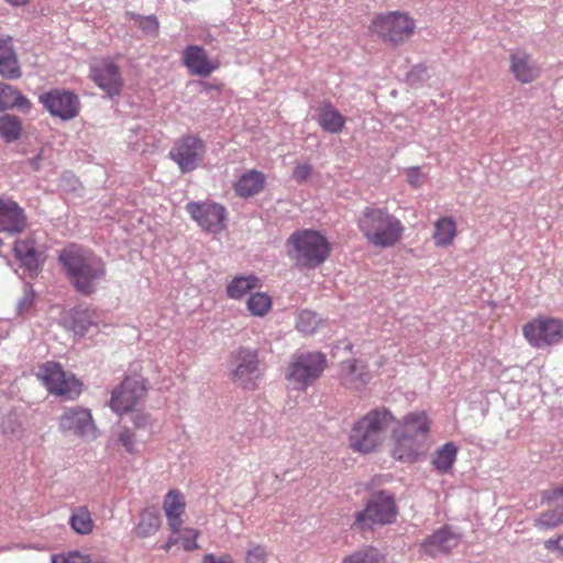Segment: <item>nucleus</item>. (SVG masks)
Instances as JSON below:
<instances>
[{
  "instance_id": "2",
  "label": "nucleus",
  "mask_w": 563,
  "mask_h": 563,
  "mask_svg": "<svg viewBox=\"0 0 563 563\" xmlns=\"http://www.w3.org/2000/svg\"><path fill=\"white\" fill-rule=\"evenodd\" d=\"M429 420L424 412H411L404 417L394 429L395 445L393 456L401 462L411 463L428 450Z\"/></svg>"
},
{
  "instance_id": "3",
  "label": "nucleus",
  "mask_w": 563,
  "mask_h": 563,
  "mask_svg": "<svg viewBox=\"0 0 563 563\" xmlns=\"http://www.w3.org/2000/svg\"><path fill=\"white\" fill-rule=\"evenodd\" d=\"M357 225L368 243L382 249L398 243L405 231L398 218L384 208L372 206L362 211Z\"/></svg>"
},
{
  "instance_id": "19",
  "label": "nucleus",
  "mask_w": 563,
  "mask_h": 563,
  "mask_svg": "<svg viewBox=\"0 0 563 563\" xmlns=\"http://www.w3.org/2000/svg\"><path fill=\"white\" fill-rule=\"evenodd\" d=\"M59 426L64 431L76 435H88L93 430L91 413L84 408L66 409L60 417Z\"/></svg>"
},
{
  "instance_id": "9",
  "label": "nucleus",
  "mask_w": 563,
  "mask_h": 563,
  "mask_svg": "<svg viewBox=\"0 0 563 563\" xmlns=\"http://www.w3.org/2000/svg\"><path fill=\"white\" fill-rule=\"evenodd\" d=\"M232 360L234 364L232 382L243 389H255L262 376L258 351L241 346L232 353Z\"/></svg>"
},
{
  "instance_id": "39",
  "label": "nucleus",
  "mask_w": 563,
  "mask_h": 563,
  "mask_svg": "<svg viewBox=\"0 0 563 563\" xmlns=\"http://www.w3.org/2000/svg\"><path fill=\"white\" fill-rule=\"evenodd\" d=\"M321 319L310 310H303L298 314L296 327L305 334H313L320 324Z\"/></svg>"
},
{
  "instance_id": "43",
  "label": "nucleus",
  "mask_w": 563,
  "mask_h": 563,
  "mask_svg": "<svg viewBox=\"0 0 563 563\" xmlns=\"http://www.w3.org/2000/svg\"><path fill=\"white\" fill-rule=\"evenodd\" d=\"M119 441L130 454L137 452L135 434L126 427L119 433Z\"/></svg>"
},
{
  "instance_id": "25",
  "label": "nucleus",
  "mask_w": 563,
  "mask_h": 563,
  "mask_svg": "<svg viewBox=\"0 0 563 563\" xmlns=\"http://www.w3.org/2000/svg\"><path fill=\"white\" fill-rule=\"evenodd\" d=\"M341 373L344 385L355 389L366 385L371 378L365 364L357 360L343 362Z\"/></svg>"
},
{
  "instance_id": "54",
  "label": "nucleus",
  "mask_w": 563,
  "mask_h": 563,
  "mask_svg": "<svg viewBox=\"0 0 563 563\" xmlns=\"http://www.w3.org/2000/svg\"><path fill=\"white\" fill-rule=\"evenodd\" d=\"M203 563H232V560L228 556L217 558L213 554H206L203 556Z\"/></svg>"
},
{
  "instance_id": "23",
  "label": "nucleus",
  "mask_w": 563,
  "mask_h": 563,
  "mask_svg": "<svg viewBox=\"0 0 563 563\" xmlns=\"http://www.w3.org/2000/svg\"><path fill=\"white\" fill-rule=\"evenodd\" d=\"M510 69L516 79L519 81L527 84L531 82L538 77V67L531 56L527 53L521 51L512 53L510 56Z\"/></svg>"
},
{
  "instance_id": "1",
  "label": "nucleus",
  "mask_w": 563,
  "mask_h": 563,
  "mask_svg": "<svg viewBox=\"0 0 563 563\" xmlns=\"http://www.w3.org/2000/svg\"><path fill=\"white\" fill-rule=\"evenodd\" d=\"M58 258L68 282L82 296L95 294L106 277V264L91 251L71 246L63 250Z\"/></svg>"
},
{
  "instance_id": "5",
  "label": "nucleus",
  "mask_w": 563,
  "mask_h": 563,
  "mask_svg": "<svg viewBox=\"0 0 563 563\" xmlns=\"http://www.w3.org/2000/svg\"><path fill=\"white\" fill-rule=\"evenodd\" d=\"M388 410H372L355 423L350 435V445L354 451L368 453L383 441L391 421Z\"/></svg>"
},
{
  "instance_id": "53",
  "label": "nucleus",
  "mask_w": 563,
  "mask_h": 563,
  "mask_svg": "<svg viewBox=\"0 0 563 563\" xmlns=\"http://www.w3.org/2000/svg\"><path fill=\"white\" fill-rule=\"evenodd\" d=\"M43 161V148L33 157L27 159L29 165L34 172H38L42 167Z\"/></svg>"
},
{
  "instance_id": "34",
  "label": "nucleus",
  "mask_w": 563,
  "mask_h": 563,
  "mask_svg": "<svg viewBox=\"0 0 563 563\" xmlns=\"http://www.w3.org/2000/svg\"><path fill=\"white\" fill-rule=\"evenodd\" d=\"M563 523V504L560 503L555 508L542 511L534 519V526L540 530L556 528Z\"/></svg>"
},
{
  "instance_id": "6",
  "label": "nucleus",
  "mask_w": 563,
  "mask_h": 563,
  "mask_svg": "<svg viewBox=\"0 0 563 563\" xmlns=\"http://www.w3.org/2000/svg\"><path fill=\"white\" fill-rule=\"evenodd\" d=\"M415 29V21L407 13L399 11L377 14L371 23V31L391 45L405 43L413 34Z\"/></svg>"
},
{
  "instance_id": "17",
  "label": "nucleus",
  "mask_w": 563,
  "mask_h": 563,
  "mask_svg": "<svg viewBox=\"0 0 563 563\" xmlns=\"http://www.w3.org/2000/svg\"><path fill=\"white\" fill-rule=\"evenodd\" d=\"M461 541V536L450 526H444L428 536L420 545V551L431 558L451 552Z\"/></svg>"
},
{
  "instance_id": "33",
  "label": "nucleus",
  "mask_w": 563,
  "mask_h": 563,
  "mask_svg": "<svg viewBox=\"0 0 563 563\" xmlns=\"http://www.w3.org/2000/svg\"><path fill=\"white\" fill-rule=\"evenodd\" d=\"M71 529L78 534H89L93 529V521L86 507H77L69 518Z\"/></svg>"
},
{
  "instance_id": "11",
  "label": "nucleus",
  "mask_w": 563,
  "mask_h": 563,
  "mask_svg": "<svg viewBox=\"0 0 563 563\" xmlns=\"http://www.w3.org/2000/svg\"><path fill=\"white\" fill-rule=\"evenodd\" d=\"M185 209L203 231L217 234L227 227V210L219 203L190 201Z\"/></svg>"
},
{
  "instance_id": "55",
  "label": "nucleus",
  "mask_w": 563,
  "mask_h": 563,
  "mask_svg": "<svg viewBox=\"0 0 563 563\" xmlns=\"http://www.w3.org/2000/svg\"><path fill=\"white\" fill-rule=\"evenodd\" d=\"M179 541H181L180 537H176L174 533L168 538L167 542L162 545V549L165 551H168L172 547L177 544Z\"/></svg>"
},
{
  "instance_id": "47",
  "label": "nucleus",
  "mask_w": 563,
  "mask_h": 563,
  "mask_svg": "<svg viewBox=\"0 0 563 563\" xmlns=\"http://www.w3.org/2000/svg\"><path fill=\"white\" fill-rule=\"evenodd\" d=\"M312 173V166L310 164H298L292 170V178L297 183L306 181Z\"/></svg>"
},
{
  "instance_id": "31",
  "label": "nucleus",
  "mask_w": 563,
  "mask_h": 563,
  "mask_svg": "<svg viewBox=\"0 0 563 563\" xmlns=\"http://www.w3.org/2000/svg\"><path fill=\"white\" fill-rule=\"evenodd\" d=\"M22 122L21 119L13 114H3L0 117V136L11 143L21 136Z\"/></svg>"
},
{
  "instance_id": "42",
  "label": "nucleus",
  "mask_w": 563,
  "mask_h": 563,
  "mask_svg": "<svg viewBox=\"0 0 563 563\" xmlns=\"http://www.w3.org/2000/svg\"><path fill=\"white\" fill-rule=\"evenodd\" d=\"M268 552L265 547L254 542L249 543L245 563H266Z\"/></svg>"
},
{
  "instance_id": "22",
  "label": "nucleus",
  "mask_w": 563,
  "mask_h": 563,
  "mask_svg": "<svg viewBox=\"0 0 563 563\" xmlns=\"http://www.w3.org/2000/svg\"><path fill=\"white\" fill-rule=\"evenodd\" d=\"M13 251L21 265L24 266L31 275L37 273L42 252L38 250L34 236L16 240Z\"/></svg>"
},
{
  "instance_id": "41",
  "label": "nucleus",
  "mask_w": 563,
  "mask_h": 563,
  "mask_svg": "<svg viewBox=\"0 0 563 563\" xmlns=\"http://www.w3.org/2000/svg\"><path fill=\"white\" fill-rule=\"evenodd\" d=\"M34 299H35V292H34L33 288L31 287V285L24 284L23 295L19 299L18 305H16V313L19 316H25L26 313H29L31 311V309L33 308Z\"/></svg>"
},
{
  "instance_id": "51",
  "label": "nucleus",
  "mask_w": 563,
  "mask_h": 563,
  "mask_svg": "<svg viewBox=\"0 0 563 563\" xmlns=\"http://www.w3.org/2000/svg\"><path fill=\"white\" fill-rule=\"evenodd\" d=\"M407 180L413 187H420L423 183V176L419 167H410L407 169Z\"/></svg>"
},
{
  "instance_id": "49",
  "label": "nucleus",
  "mask_w": 563,
  "mask_h": 563,
  "mask_svg": "<svg viewBox=\"0 0 563 563\" xmlns=\"http://www.w3.org/2000/svg\"><path fill=\"white\" fill-rule=\"evenodd\" d=\"M544 548L559 556H563V534L556 539H549L544 542Z\"/></svg>"
},
{
  "instance_id": "50",
  "label": "nucleus",
  "mask_w": 563,
  "mask_h": 563,
  "mask_svg": "<svg viewBox=\"0 0 563 563\" xmlns=\"http://www.w3.org/2000/svg\"><path fill=\"white\" fill-rule=\"evenodd\" d=\"M132 421L136 429H147L151 426L150 416L141 411L133 412Z\"/></svg>"
},
{
  "instance_id": "30",
  "label": "nucleus",
  "mask_w": 563,
  "mask_h": 563,
  "mask_svg": "<svg viewBox=\"0 0 563 563\" xmlns=\"http://www.w3.org/2000/svg\"><path fill=\"white\" fill-rule=\"evenodd\" d=\"M455 235L456 228L452 218L444 217L435 222L433 240L438 246L450 245L453 242Z\"/></svg>"
},
{
  "instance_id": "45",
  "label": "nucleus",
  "mask_w": 563,
  "mask_h": 563,
  "mask_svg": "<svg viewBox=\"0 0 563 563\" xmlns=\"http://www.w3.org/2000/svg\"><path fill=\"white\" fill-rule=\"evenodd\" d=\"M90 561L89 555H82L78 551L69 552L64 556H52V563H90Z\"/></svg>"
},
{
  "instance_id": "52",
  "label": "nucleus",
  "mask_w": 563,
  "mask_h": 563,
  "mask_svg": "<svg viewBox=\"0 0 563 563\" xmlns=\"http://www.w3.org/2000/svg\"><path fill=\"white\" fill-rule=\"evenodd\" d=\"M558 500H561V503L563 504V486L551 490H544L542 493V501L551 503Z\"/></svg>"
},
{
  "instance_id": "46",
  "label": "nucleus",
  "mask_w": 563,
  "mask_h": 563,
  "mask_svg": "<svg viewBox=\"0 0 563 563\" xmlns=\"http://www.w3.org/2000/svg\"><path fill=\"white\" fill-rule=\"evenodd\" d=\"M198 534L199 532L194 529H186L183 532V534L180 536V542L186 551H192L195 549H198V544L196 542Z\"/></svg>"
},
{
  "instance_id": "7",
  "label": "nucleus",
  "mask_w": 563,
  "mask_h": 563,
  "mask_svg": "<svg viewBox=\"0 0 563 563\" xmlns=\"http://www.w3.org/2000/svg\"><path fill=\"white\" fill-rule=\"evenodd\" d=\"M395 497L386 490L373 493L363 510L355 517V526L365 530L374 525H388L396 518Z\"/></svg>"
},
{
  "instance_id": "27",
  "label": "nucleus",
  "mask_w": 563,
  "mask_h": 563,
  "mask_svg": "<svg viewBox=\"0 0 563 563\" xmlns=\"http://www.w3.org/2000/svg\"><path fill=\"white\" fill-rule=\"evenodd\" d=\"M10 109L27 112L31 109V102L16 88L0 81V111Z\"/></svg>"
},
{
  "instance_id": "36",
  "label": "nucleus",
  "mask_w": 563,
  "mask_h": 563,
  "mask_svg": "<svg viewBox=\"0 0 563 563\" xmlns=\"http://www.w3.org/2000/svg\"><path fill=\"white\" fill-rule=\"evenodd\" d=\"M161 526V517L158 514L152 511H143L140 517V522L135 529V533L140 538H147L153 536Z\"/></svg>"
},
{
  "instance_id": "35",
  "label": "nucleus",
  "mask_w": 563,
  "mask_h": 563,
  "mask_svg": "<svg viewBox=\"0 0 563 563\" xmlns=\"http://www.w3.org/2000/svg\"><path fill=\"white\" fill-rule=\"evenodd\" d=\"M456 453L457 449L452 442L445 443L437 450L433 457V465L441 472H448L455 461Z\"/></svg>"
},
{
  "instance_id": "44",
  "label": "nucleus",
  "mask_w": 563,
  "mask_h": 563,
  "mask_svg": "<svg viewBox=\"0 0 563 563\" xmlns=\"http://www.w3.org/2000/svg\"><path fill=\"white\" fill-rule=\"evenodd\" d=\"M137 25L150 35H156L158 32V21L155 16H141L136 15Z\"/></svg>"
},
{
  "instance_id": "14",
  "label": "nucleus",
  "mask_w": 563,
  "mask_h": 563,
  "mask_svg": "<svg viewBox=\"0 0 563 563\" xmlns=\"http://www.w3.org/2000/svg\"><path fill=\"white\" fill-rule=\"evenodd\" d=\"M40 101L52 115L62 120H70L79 112V99L70 91L54 89L41 95Z\"/></svg>"
},
{
  "instance_id": "8",
  "label": "nucleus",
  "mask_w": 563,
  "mask_h": 563,
  "mask_svg": "<svg viewBox=\"0 0 563 563\" xmlns=\"http://www.w3.org/2000/svg\"><path fill=\"white\" fill-rule=\"evenodd\" d=\"M327 366L325 355L321 352H302L294 355L287 378L298 388L312 385Z\"/></svg>"
},
{
  "instance_id": "26",
  "label": "nucleus",
  "mask_w": 563,
  "mask_h": 563,
  "mask_svg": "<svg viewBox=\"0 0 563 563\" xmlns=\"http://www.w3.org/2000/svg\"><path fill=\"white\" fill-rule=\"evenodd\" d=\"M317 122L328 133H340L345 124V118L330 102H322L317 109Z\"/></svg>"
},
{
  "instance_id": "18",
  "label": "nucleus",
  "mask_w": 563,
  "mask_h": 563,
  "mask_svg": "<svg viewBox=\"0 0 563 563\" xmlns=\"http://www.w3.org/2000/svg\"><path fill=\"white\" fill-rule=\"evenodd\" d=\"M183 62L191 75L200 77L210 76L219 67L199 45H188L183 52Z\"/></svg>"
},
{
  "instance_id": "38",
  "label": "nucleus",
  "mask_w": 563,
  "mask_h": 563,
  "mask_svg": "<svg viewBox=\"0 0 563 563\" xmlns=\"http://www.w3.org/2000/svg\"><path fill=\"white\" fill-rule=\"evenodd\" d=\"M247 308L253 316L263 317L272 308V299L264 292H255L247 300Z\"/></svg>"
},
{
  "instance_id": "29",
  "label": "nucleus",
  "mask_w": 563,
  "mask_h": 563,
  "mask_svg": "<svg viewBox=\"0 0 563 563\" xmlns=\"http://www.w3.org/2000/svg\"><path fill=\"white\" fill-rule=\"evenodd\" d=\"M264 176L262 173L251 170L244 174L235 185V192L240 197H252L258 194L264 187Z\"/></svg>"
},
{
  "instance_id": "48",
  "label": "nucleus",
  "mask_w": 563,
  "mask_h": 563,
  "mask_svg": "<svg viewBox=\"0 0 563 563\" xmlns=\"http://www.w3.org/2000/svg\"><path fill=\"white\" fill-rule=\"evenodd\" d=\"M20 427L14 415L7 416L1 423L2 432L7 434H16L20 431Z\"/></svg>"
},
{
  "instance_id": "13",
  "label": "nucleus",
  "mask_w": 563,
  "mask_h": 563,
  "mask_svg": "<svg viewBox=\"0 0 563 563\" xmlns=\"http://www.w3.org/2000/svg\"><path fill=\"white\" fill-rule=\"evenodd\" d=\"M37 376L53 394L73 398L80 393L79 382L73 376H67L58 363L44 364L40 367Z\"/></svg>"
},
{
  "instance_id": "28",
  "label": "nucleus",
  "mask_w": 563,
  "mask_h": 563,
  "mask_svg": "<svg viewBox=\"0 0 563 563\" xmlns=\"http://www.w3.org/2000/svg\"><path fill=\"white\" fill-rule=\"evenodd\" d=\"M163 508L166 514L169 528L173 532H177L183 523L181 514L185 509V503L181 494L177 490L168 492Z\"/></svg>"
},
{
  "instance_id": "20",
  "label": "nucleus",
  "mask_w": 563,
  "mask_h": 563,
  "mask_svg": "<svg viewBox=\"0 0 563 563\" xmlns=\"http://www.w3.org/2000/svg\"><path fill=\"white\" fill-rule=\"evenodd\" d=\"M0 76L9 80L22 76L13 40L9 35H0Z\"/></svg>"
},
{
  "instance_id": "56",
  "label": "nucleus",
  "mask_w": 563,
  "mask_h": 563,
  "mask_svg": "<svg viewBox=\"0 0 563 563\" xmlns=\"http://www.w3.org/2000/svg\"><path fill=\"white\" fill-rule=\"evenodd\" d=\"M5 1L12 5L20 7V5L27 4L31 0H5Z\"/></svg>"
},
{
  "instance_id": "37",
  "label": "nucleus",
  "mask_w": 563,
  "mask_h": 563,
  "mask_svg": "<svg viewBox=\"0 0 563 563\" xmlns=\"http://www.w3.org/2000/svg\"><path fill=\"white\" fill-rule=\"evenodd\" d=\"M341 563H385L379 550L366 547L345 556Z\"/></svg>"
},
{
  "instance_id": "21",
  "label": "nucleus",
  "mask_w": 563,
  "mask_h": 563,
  "mask_svg": "<svg viewBox=\"0 0 563 563\" xmlns=\"http://www.w3.org/2000/svg\"><path fill=\"white\" fill-rule=\"evenodd\" d=\"M26 227L23 209L15 201L0 200V232L11 234L22 232Z\"/></svg>"
},
{
  "instance_id": "24",
  "label": "nucleus",
  "mask_w": 563,
  "mask_h": 563,
  "mask_svg": "<svg viewBox=\"0 0 563 563\" xmlns=\"http://www.w3.org/2000/svg\"><path fill=\"white\" fill-rule=\"evenodd\" d=\"M100 316L95 309L77 307L70 311L69 327L76 335L84 336L92 327H98Z\"/></svg>"
},
{
  "instance_id": "40",
  "label": "nucleus",
  "mask_w": 563,
  "mask_h": 563,
  "mask_svg": "<svg viewBox=\"0 0 563 563\" xmlns=\"http://www.w3.org/2000/svg\"><path fill=\"white\" fill-rule=\"evenodd\" d=\"M430 78L428 68L423 64L415 65L406 74V82L411 87H420Z\"/></svg>"
},
{
  "instance_id": "4",
  "label": "nucleus",
  "mask_w": 563,
  "mask_h": 563,
  "mask_svg": "<svg viewBox=\"0 0 563 563\" xmlns=\"http://www.w3.org/2000/svg\"><path fill=\"white\" fill-rule=\"evenodd\" d=\"M287 255L298 266L316 268L329 257L331 246L325 236L310 229L296 230L286 240Z\"/></svg>"
},
{
  "instance_id": "12",
  "label": "nucleus",
  "mask_w": 563,
  "mask_h": 563,
  "mask_svg": "<svg viewBox=\"0 0 563 563\" xmlns=\"http://www.w3.org/2000/svg\"><path fill=\"white\" fill-rule=\"evenodd\" d=\"M523 334L538 349L558 344L563 340V320L554 318L533 320L523 327Z\"/></svg>"
},
{
  "instance_id": "32",
  "label": "nucleus",
  "mask_w": 563,
  "mask_h": 563,
  "mask_svg": "<svg viewBox=\"0 0 563 563\" xmlns=\"http://www.w3.org/2000/svg\"><path fill=\"white\" fill-rule=\"evenodd\" d=\"M258 287V278L254 275L235 277L227 287V294L232 299H240L252 289Z\"/></svg>"
},
{
  "instance_id": "16",
  "label": "nucleus",
  "mask_w": 563,
  "mask_h": 563,
  "mask_svg": "<svg viewBox=\"0 0 563 563\" xmlns=\"http://www.w3.org/2000/svg\"><path fill=\"white\" fill-rule=\"evenodd\" d=\"M145 395L141 378L126 377L113 391L110 407L117 413L131 410Z\"/></svg>"
},
{
  "instance_id": "15",
  "label": "nucleus",
  "mask_w": 563,
  "mask_h": 563,
  "mask_svg": "<svg viewBox=\"0 0 563 563\" xmlns=\"http://www.w3.org/2000/svg\"><path fill=\"white\" fill-rule=\"evenodd\" d=\"M90 77L112 99L121 95L123 78L120 68L110 59H103L90 67Z\"/></svg>"
},
{
  "instance_id": "10",
  "label": "nucleus",
  "mask_w": 563,
  "mask_h": 563,
  "mask_svg": "<svg viewBox=\"0 0 563 563\" xmlns=\"http://www.w3.org/2000/svg\"><path fill=\"white\" fill-rule=\"evenodd\" d=\"M206 145L199 137L188 134L177 140L169 151V157L183 174L196 169L203 161Z\"/></svg>"
}]
</instances>
